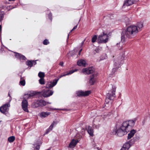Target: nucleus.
<instances>
[{
	"mask_svg": "<svg viewBox=\"0 0 150 150\" xmlns=\"http://www.w3.org/2000/svg\"><path fill=\"white\" fill-rule=\"evenodd\" d=\"M138 32L137 26L131 25L129 26L125 31V35L124 34H122L121 41L119 42V45L122 46L123 42L125 41V36L129 38H133L135 36Z\"/></svg>",
	"mask_w": 150,
	"mask_h": 150,
	"instance_id": "f257e3e1",
	"label": "nucleus"
},
{
	"mask_svg": "<svg viewBox=\"0 0 150 150\" xmlns=\"http://www.w3.org/2000/svg\"><path fill=\"white\" fill-rule=\"evenodd\" d=\"M137 120V118H135L132 120H129L123 122V126L126 128L127 130L128 128H131L134 127Z\"/></svg>",
	"mask_w": 150,
	"mask_h": 150,
	"instance_id": "f03ea898",
	"label": "nucleus"
},
{
	"mask_svg": "<svg viewBox=\"0 0 150 150\" xmlns=\"http://www.w3.org/2000/svg\"><path fill=\"white\" fill-rule=\"evenodd\" d=\"M128 130L123 126V124L121 127H118L115 131V134L121 137L126 134Z\"/></svg>",
	"mask_w": 150,
	"mask_h": 150,
	"instance_id": "7ed1b4c3",
	"label": "nucleus"
},
{
	"mask_svg": "<svg viewBox=\"0 0 150 150\" xmlns=\"http://www.w3.org/2000/svg\"><path fill=\"white\" fill-rule=\"evenodd\" d=\"M108 40V36L106 33L103 32V33L100 35L97 41L98 43H106Z\"/></svg>",
	"mask_w": 150,
	"mask_h": 150,
	"instance_id": "20e7f679",
	"label": "nucleus"
},
{
	"mask_svg": "<svg viewBox=\"0 0 150 150\" xmlns=\"http://www.w3.org/2000/svg\"><path fill=\"white\" fill-rule=\"evenodd\" d=\"M8 96L10 97L9 102L0 107V111L1 112L5 115L6 114V112H8V111L9 108L10 106V102L11 100V98L9 94H8Z\"/></svg>",
	"mask_w": 150,
	"mask_h": 150,
	"instance_id": "39448f33",
	"label": "nucleus"
},
{
	"mask_svg": "<svg viewBox=\"0 0 150 150\" xmlns=\"http://www.w3.org/2000/svg\"><path fill=\"white\" fill-rule=\"evenodd\" d=\"M116 89V86H112V91L108 93L106 95V97L111 100L113 99L115 97Z\"/></svg>",
	"mask_w": 150,
	"mask_h": 150,
	"instance_id": "423d86ee",
	"label": "nucleus"
},
{
	"mask_svg": "<svg viewBox=\"0 0 150 150\" xmlns=\"http://www.w3.org/2000/svg\"><path fill=\"white\" fill-rule=\"evenodd\" d=\"M134 142L133 139H131L129 142H126L123 145L121 150H128L129 148Z\"/></svg>",
	"mask_w": 150,
	"mask_h": 150,
	"instance_id": "0eeeda50",
	"label": "nucleus"
},
{
	"mask_svg": "<svg viewBox=\"0 0 150 150\" xmlns=\"http://www.w3.org/2000/svg\"><path fill=\"white\" fill-rule=\"evenodd\" d=\"M53 91L52 90L46 89L42 91L41 93L42 96L45 97H49L53 94Z\"/></svg>",
	"mask_w": 150,
	"mask_h": 150,
	"instance_id": "6e6552de",
	"label": "nucleus"
},
{
	"mask_svg": "<svg viewBox=\"0 0 150 150\" xmlns=\"http://www.w3.org/2000/svg\"><path fill=\"white\" fill-rule=\"evenodd\" d=\"M59 79H55L53 81H50L47 82L46 84V87L47 88H52L54 86L57 84Z\"/></svg>",
	"mask_w": 150,
	"mask_h": 150,
	"instance_id": "1a4fd4ad",
	"label": "nucleus"
},
{
	"mask_svg": "<svg viewBox=\"0 0 150 150\" xmlns=\"http://www.w3.org/2000/svg\"><path fill=\"white\" fill-rule=\"evenodd\" d=\"M97 74H95L92 75L90 76L89 83L90 84L93 85L96 81L97 80Z\"/></svg>",
	"mask_w": 150,
	"mask_h": 150,
	"instance_id": "9d476101",
	"label": "nucleus"
},
{
	"mask_svg": "<svg viewBox=\"0 0 150 150\" xmlns=\"http://www.w3.org/2000/svg\"><path fill=\"white\" fill-rule=\"evenodd\" d=\"M91 93V91H77L76 94L79 96H86L89 95Z\"/></svg>",
	"mask_w": 150,
	"mask_h": 150,
	"instance_id": "9b49d317",
	"label": "nucleus"
},
{
	"mask_svg": "<svg viewBox=\"0 0 150 150\" xmlns=\"http://www.w3.org/2000/svg\"><path fill=\"white\" fill-rule=\"evenodd\" d=\"M94 71V68L93 67H89L83 69V72L85 74H89L93 73Z\"/></svg>",
	"mask_w": 150,
	"mask_h": 150,
	"instance_id": "f8f14e48",
	"label": "nucleus"
},
{
	"mask_svg": "<svg viewBox=\"0 0 150 150\" xmlns=\"http://www.w3.org/2000/svg\"><path fill=\"white\" fill-rule=\"evenodd\" d=\"M28 103L26 100L23 99L22 102V106L23 110L26 112H28Z\"/></svg>",
	"mask_w": 150,
	"mask_h": 150,
	"instance_id": "ddd939ff",
	"label": "nucleus"
},
{
	"mask_svg": "<svg viewBox=\"0 0 150 150\" xmlns=\"http://www.w3.org/2000/svg\"><path fill=\"white\" fill-rule=\"evenodd\" d=\"M133 1L132 0H125L123 6V8H125L126 6H129L134 4Z\"/></svg>",
	"mask_w": 150,
	"mask_h": 150,
	"instance_id": "4468645a",
	"label": "nucleus"
},
{
	"mask_svg": "<svg viewBox=\"0 0 150 150\" xmlns=\"http://www.w3.org/2000/svg\"><path fill=\"white\" fill-rule=\"evenodd\" d=\"M133 1L132 0H125L123 6V8H125L126 6H129L134 4Z\"/></svg>",
	"mask_w": 150,
	"mask_h": 150,
	"instance_id": "2eb2a0df",
	"label": "nucleus"
},
{
	"mask_svg": "<svg viewBox=\"0 0 150 150\" xmlns=\"http://www.w3.org/2000/svg\"><path fill=\"white\" fill-rule=\"evenodd\" d=\"M78 142L79 141L77 140H76L74 139L72 140L69 144V147L70 148H73L74 147Z\"/></svg>",
	"mask_w": 150,
	"mask_h": 150,
	"instance_id": "dca6fc26",
	"label": "nucleus"
},
{
	"mask_svg": "<svg viewBox=\"0 0 150 150\" xmlns=\"http://www.w3.org/2000/svg\"><path fill=\"white\" fill-rule=\"evenodd\" d=\"M15 56L16 58L18 59L20 61L24 60L26 59V58L25 56L18 53H16Z\"/></svg>",
	"mask_w": 150,
	"mask_h": 150,
	"instance_id": "f3484780",
	"label": "nucleus"
},
{
	"mask_svg": "<svg viewBox=\"0 0 150 150\" xmlns=\"http://www.w3.org/2000/svg\"><path fill=\"white\" fill-rule=\"evenodd\" d=\"M77 64L79 66H85L86 62L84 59H81L78 61Z\"/></svg>",
	"mask_w": 150,
	"mask_h": 150,
	"instance_id": "a211bd4d",
	"label": "nucleus"
},
{
	"mask_svg": "<svg viewBox=\"0 0 150 150\" xmlns=\"http://www.w3.org/2000/svg\"><path fill=\"white\" fill-rule=\"evenodd\" d=\"M136 131L134 129L131 130L130 132L128 134L127 136L128 139H130L132 137L134 134L136 133Z\"/></svg>",
	"mask_w": 150,
	"mask_h": 150,
	"instance_id": "6ab92c4d",
	"label": "nucleus"
},
{
	"mask_svg": "<svg viewBox=\"0 0 150 150\" xmlns=\"http://www.w3.org/2000/svg\"><path fill=\"white\" fill-rule=\"evenodd\" d=\"M87 132L88 134L91 136H93V130L91 127L89 126L87 129Z\"/></svg>",
	"mask_w": 150,
	"mask_h": 150,
	"instance_id": "aec40b11",
	"label": "nucleus"
},
{
	"mask_svg": "<svg viewBox=\"0 0 150 150\" xmlns=\"http://www.w3.org/2000/svg\"><path fill=\"white\" fill-rule=\"evenodd\" d=\"M32 106L33 108H36L40 107L39 100L34 101L32 104Z\"/></svg>",
	"mask_w": 150,
	"mask_h": 150,
	"instance_id": "412c9836",
	"label": "nucleus"
},
{
	"mask_svg": "<svg viewBox=\"0 0 150 150\" xmlns=\"http://www.w3.org/2000/svg\"><path fill=\"white\" fill-rule=\"evenodd\" d=\"M50 114V112H42L40 114V116L41 117L45 118L47 117Z\"/></svg>",
	"mask_w": 150,
	"mask_h": 150,
	"instance_id": "4be33fe9",
	"label": "nucleus"
},
{
	"mask_svg": "<svg viewBox=\"0 0 150 150\" xmlns=\"http://www.w3.org/2000/svg\"><path fill=\"white\" fill-rule=\"evenodd\" d=\"M136 26L137 27V29L138 30L139 32L142 28L143 26V23L142 22H139L137 23Z\"/></svg>",
	"mask_w": 150,
	"mask_h": 150,
	"instance_id": "5701e85b",
	"label": "nucleus"
},
{
	"mask_svg": "<svg viewBox=\"0 0 150 150\" xmlns=\"http://www.w3.org/2000/svg\"><path fill=\"white\" fill-rule=\"evenodd\" d=\"M36 64V62L35 61H29L26 62V64L30 67L32 66L33 65H35Z\"/></svg>",
	"mask_w": 150,
	"mask_h": 150,
	"instance_id": "b1692460",
	"label": "nucleus"
},
{
	"mask_svg": "<svg viewBox=\"0 0 150 150\" xmlns=\"http://www.w3.org/2000/svg\"><path fill=\"white\" fill-rule=\"evenodd\" d=\"M40 107L45 106L46 104V102L43 100H39Z\"/></svg>",
	"mask_w": 150,
	"mask_h": 150,
	"instance_id": "393cba45",
	"label": "nucleus"
},
{
	"mask_svg": "<svg viewBox=\"0 0 150 150\" xmlns=\"http://www.w3.org/2000/svg\"><path fill=\"white\" fill-rule=\"evenodd\" d=\"M35 93L33 92H31L30 93H28L26 95L28 96V98H32L33 96H35Z\"/></svg>",
	"mask_w": 150,
	"mask_h": 150,
	"instance_id": "a878e982",
	"label": "nucleus"
},
{
	"mask_svg": "<svg viewBox=\"0 0 150 150\" xmlns=\"http://www.w3.org/2000/svg\"><path fill=\"white\" fill-rule=\"evenodd\" d=\"M115 67L113 68L112 69V74H114V73L117 71V68H119L120 67V65L119 64L118 65H115Z\"/></svg>",
	"mask_w": 150,
	"mask_h": 150,
	"instance_id": "bb28decb",
	"label": "nucleus"
},
{
	"mask_svg": "<svg viewBox=\"0 0 150 150\" xmlns=\"http://www.w3.org/2000/svg\"><path fill=\"white\" fill-rule=\"evenodd\" d=\"M15 137L13 136H11L8 137V141L10 142H12L15 140Z\"/></svg>",
	"mask_w": 150,
	"mask_h": 150,
	"instance_id": "cd10ccee",
	"label": "nucleus"
},
{
	"mask_svg": "<svg viewBox=\"0 0 150 150\" xmlns=\"http://www.w3.org/2000/svg\"><path fill=\"white\" fill-rule=\"evenodd\" d=\"M38 76L40 79L43 78L45 76V73L43 72H40L38 74Z\"/></svg>",
	"mask_w": 150,
	"mask_h": 150,
	"instance_id": "c85d7f7f",
	"label": "nucleus"
},
{
	"mask_svg": "<svg viewBox=\"0 0 150 150\" xmlns=\"http://www.w3.org/2000/svg\"><path fill=\"white\" fill-rule=\"evenodd\" d=\"M20 84L22 86H24L25 85V81L24 79H22V78L21 79V80L19 82Z\"/></svg>",
	"mask_w": 150,
	"mask_h": 150,
	"instance_id": "c756f323",
	"label": "nucleus"
},
{
	"mask_svg": "<svg viewBox=\"0 0 150 150\" xmlns=\"http://www.w3.org/2000/svg\"><path fill=\"white\" fill-rule=\"evenodd\" d=\"M39 82L40 84L43 85L45 84V81L44 78L40 79L39 80Z\"/></svg>",
	"mask_w": 150,
	"mask_h": 150,
	"instance_id": "7c9ffc66",
	"label": "nucleus"
},
{
	"mask_svg": "<svg viewBox=\"0 0 150 150\" xmlns=\"http://www.w3.org/2000/svg\"><path fill=\"white\" fill-rule=\"evenodd\" d=\"M52 129L53 128L52 127L50 126L49 128L46 130L45 134H48L49 132L52 130Z\"/></svg>",
	"mask_w": 150,
	"mask_h": 150,
	"instance_id": "2f4dec72",
	"label": "nucleus"
},
{
	"mask_svg": "<svg viewBox=\"0 0 150 150\" xmlns=\"http://www.w3.org/2000/svg\"><path fill=\"white\" fill-rule=\"evenodd\" d=\"M97 38L96 35H94L92 38L91 41L92 42H95L97 40Z\"/></svg>",
	"mask_w": 150,
	"mask_h": 150,
	"instance_id": "473e14b6",
	"label": "nucleus"
},
{
	"mask_svg": "<svg viewBox=\"0 0 150 150\" xmlns=\"http://www.w3.org/2000/svg\"><path fill=\"white\" fill-rule=\"evenodd\" d=\"M111 100V99H110L108 98H107V97H106V99L105 100V106H107V105H108V103H109V100Z\"/></svg>",
	"mask_w": 150,
	"mask_h": 150,
	"instance_id": "72a5a7b5",
	"label": "nucleus"
},
{
	"mask_svg": "<svg viewBox=\"0 0 150 150\" xmlns=\"http://www.w3.org/2000/svg\"><path fill=\"white\" fill-rule=\"evenodd\" d=\"M78 70L77 69H75L74 70H71L68 73H67V74L69 75V74H71L73 73L74 72L77 71Z\"/></svg>",
	"mask_w": 150,
	"mask_h": 150,
	"instance_id": "f704fd0d",
	"label": "nucleus"
},
{
	"mask_svg": "<svg viewBox=\"0 0 150 150\" xmlns=\"http://www.w3.org/2000/svg\"><path fill=\"white\" fill-rule=\"evenodd\" d=\"M49 43L48 40L47 39L45 40L43 42V44L44 45H47Z\"/></svg>",
	"mask_w": 150,
	"mask_h": 150,
	"instance_id": "c9c22d12",
	"label": "nucleus"
},
{
	"mask_svg": "<svg viewBox=\"0 0 150 150\" xmlns=\"http://www.w3.org/2000/svg\"><path fill=\"white\" fill-rule=\"evenodd\" d=\"M57 124V122L55 121H53L52 124L50 125V126L52 127L53 128V127L56 125Z\"/></svg>",
	"mask_w": 150,
	"mask_h": 150,
	"instance_id": "e433bc0d",
	"label": "nucleus"
},
{
	"mask_svg": "<svg viewBox=\"0 0 150 150\" xmlns=\"http://www.w3.org/2000/svg\"><path fill=\"white\" fill-rule=\"evenodd\" d=\"M76 138H77V139H80L81 137V135L79 134H77L75 136Z\"/></svg>",
	"mask_w": 150,
	"mask_h": 150,
	"instance_id": "4c0bfd02",
	"label": "nucleus"
},
{
	"mask_svg": "<svg viewBox=\"0 0 150 150\" xmlns=\"http://www.w3.org/2000/svg\"><path fill=\"white\" fill-rule=\"evenodd\" d=\"M48 17L49 19L51 21L52 20V14L51 13H49L48 15Z\"/></svg>",
	"mask_w": 150,
	"mask_h": 150,
	"instance_id": "58836bf2",
	"label": "nucleus"
},
{
	"mask_svg": "<svg viewBox=\"0 0 150 150\" xmlns=\"http://www.w3.org/2000/svg\"><path fill=\"white\" fill-rule=\"evenodd\" d=\"M40 148V146L39 145H37L36 146V147L35 149V150H39Z\"/></svg>",
	"mask_w": 150,
	"mask_h": 150,
	"instance_id": "ea45409f",
	"label": "nucleus"
},
{
	"mask_svg": "<svg viewBox=\"0 0 150 150\" xmlns=\"http://www.w3.org/2000/svg\"><path fill=\"white\" fill-rule=\"evenodd\" d=\"M63 62H61L59 63V65L61 66H63Z\"/></svg>",
	"mask_w": 150,
	"mask_h": 150,
	"instance_id": "a19ab883",
	"label": "nucleus"
},
{
	"mask_svg": "<svg viewBox=\"0 0 150 150\" xmlns=\"http://www.w3.org/2000/svg\"><path fill=\"white\" fill-rule=\"evenodd\" d=\"M132 1H134L133 2L134 3H136V2H137L139 1V0H132Z\"/></svg>",
	"mask_w": 150,
	"mask_h": 150,
	"instance_id": "79ce46f5",
	"label": "nucleus"
},
{
	"mask_svg": "<svg viewBox=\"0 0 150 150\" xmlns=\"http://www.w3.org/2000/svg\"><path fill=\"white\" fill-rule=\"evenodd\" d=\"M100 127V126L99 125H96L95 126V128L97 129H98Z\"/></svg>",
	"mask_w": 150,
	"mask_h": 150,
	"instance_id": "37998d69",
	"label": "nucleus"
},
{
	"mask_svg": "<svg viewBox=\"0 0 150 150\" xmlns=\"http://www.w3.org/2000/svg\"><path fill=\"white\" fill-rule=\"evenodd\" d=\"M82 50V49L80 50L79 51V54H78L79 55H80V53L81 52Z\"/></svg>",
	"mask_w": 150,
	"mask_h": 150,
	"instance_id": "c03bdc74",
	"label": "nucleus"
},
{
	"mask_svg": "<svg viewBox=\"0 0 150 150\" xmlns=\"http://www.w3.org/2000/svg\"><path fill=\"white\" fill-rule=\"evenodd\" d=\"M95 51L96 52H98V48H96Z\"/></svg>",
	"mask_w": 150,
	"mask_h": 150,
	"instance_id": "a18cd8bd",
	"label": "nucleus"
},
{
	"mask_svg": "<svg viewBox=\"0 0 150 150\" xmlns=\"http://www.w3.org/2000/svg\"><path fill=\"white\" fill-rule=\"evenodd\" d=\"M77 25H76V26H74V28H73V29H76V28H77Z\"/></svg>",
	"mask_w": 150,
	"mask_h": 150,
	"instance_id": "49530a36",
	"label": "nucleus"
},
{
	"mask_svg": "<svg viewBox=\"0 0 150 150\" xmlns=\"http://www.w3.org/2000/svg\"><path fill=\"white\" fill-rule=\"evenodd\" d=\"M62 75L63 76H64L66 75H68L67 74V73L66 74H64Z\"/></svg>",
	"mask_w": 150,
	"mask_h": 150,
	"instance_id": "de8ad7c7",
	"label": "nucleus"
},
{
	"mask_svg": "<svg viewBox=\"0 0 150 150\" xmlns=\"http://www.w3.org/2000/svg\"><path fill=\"white\" fill-rule=\"evenodd\" d=\"M1 25H0V32L1 31Z\"/></svg>",
	"mask_w": 150,
	"mask_h": 150,
	"instance_id": "09e8293b",
	"label": "nucleus"
},
{
	"mask_svg": "<svg viewBox=\"0 0 150 150\" xmlns=\"http://www.w3.org/2000/svg\"><path fill=\"white\" fill-rule=\"evenodd\" d=\"M62 77H63V76L62 75H61L60 76H59V78H61Z\"/></svg>",
	"mask_w": 150,
	"mask_h": 150,
	"instance_id": "8fccbe9b",
	"label": "nucleus"
},
{
	"mask_svg": "<svg viewBox=\"0 0 150 150\" xmlns=\"http://www.w3.org/2000/svg\"><path fill=\"white\" fill-rule=\"evenodd\" d=\"M62 77H63V76L62 75H61L60 76H59V78H61Z\"/></svg>",
	"mask_w": 150,
	"mask_h": 150,
	"instance_id": "3c124183",
	"label": "nucleus"
},
{
	"mask_svg": "<svg viewBox=\"0 0 150 150\" xmlns=\"http://www.w3.org/2000/svg\"><path fill=\"white\" fill-rule=\"evenodd\" d=\"M74 29H73L71 30V31H70V32H71Z\"/></svg>",
	"mask_w": 150,
	"mask_h": 150,
	"instance_id": "603ef678",
	"label": "nucleus"
},
{
	"mask_svg": "<svg viewBox=\"0 0 150 150\" xmlns=\"http://www.w3.org/2000/svg\"><path fill=\"white\" fill-rule=\"evenodd\" d=\"M74 29H73L71 30V31H70V32H71Z\"/></svg>",
	"mask_w": 150,
	"mask_h": 150,
	"instance_id": "864d4df0",
	"label": "nucleus"
},
{
	"mask_svg": "<svg viewBox=\"0 0 150 150\" xmlns=\"http://www.w3.org/2000/svg\"><path fill=\"white\" fill-rule=\"evenodd\" d=\"M74 29H73L71 30V31H70V32H71Z\"/></svg>",
	"mask_w": 150,
	"mask_h": 150,
	"instance_id": "5fc2aeb1",
	"label": "nucleus"
},
{
	"mask_svg": "<svg viewBox=\"0 0 150 150\" xmlns=\"http://www.w3.org/2000/svg\"><path fill=\"white\" fill-rule=\"evenodd\" d=\"M60 110H64L63 109H59Z\"/></svg>",
	"mask_w": 150,
	"mask_h": 150,
	"instance_id": "6e6d98bb",
	"label": "nucleus"
},
{
	"mask_svg": "<svg viewBox=\"0 0 150 150\" xmlns=\"http://www.w3.org/2000/svg\"><path fill=\"white\" fill-rule=\"evenodd\" d=\"M69 35H68V38H69Z\"/></svg>",
	"mask_w": 150,
	"mask_h": 150,
	"instance_id": "4d7b16f0",
	"label": "nucleus"
},
{
	"mask_svg": "<svg viewBox=\"0 0 150 150\" xmlns=\"http://www.w3.org/2000/svg\"><path fill=\"white\" fill-rule=\"evenodd\" d=\"M83 130L84 131V130L83 129Z\"/></svg>",
	"mask_w": 150,
	"mask_h": 150,
	"instance_id": "13d9d810",
	"label": "nucleus"
}]
</instances>
